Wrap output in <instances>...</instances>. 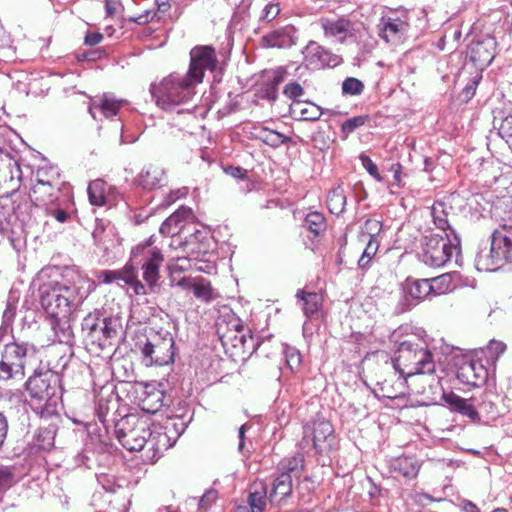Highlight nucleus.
<instances>
[{
	"label": "nucleus",
	"mask_w": 512,
	"mask_h": 512,
	"mask_svg": "<svg viewBox=\"0 0 512 512\" xmlns=\"http://www.w3.org/2000/svg\"><path fill=\"white\" fill-rule=\"evenodd\" d=\"M167 182V177L163 168L157 165L145 166L141 172L134 178V185L144 190H153L162 187Z\"/></svg>",
	"instance_id": "obj_19"
},
{
	"label": "nucleus",
	"mask_w": 512,
	"mask_h": 512,
	"mask_svg": "<svg viewBox=\"0 0 512 512\" xmlns=\"http://www.w3.org/2000/svg\"><path fill=\"white\" fill-rule=\"evenodd\" d=\"M304 63L311 69L336 67L342 62L340 56L320 46L315 41H310L302 51Z\"/></svg>",
	"instance_id": "obj_12"
},
{
	"label": "nucleus",
	"mask_w": 512,
	"mask_h": 512,
	"mask_svg": "<svg viewBox=\"0 0 512 512\" xmlns=\"http://www.w3.org/2000/svg\"><path fill=\"white\" fill-rule=\"evenodd\" d=\"M392 466L395 472L409 479L415 478L420 470V464L418 461L415 458L408 456L397 458L393 462Z\"/></svg>",
	"instance_id": "obj_34"
},
{
	"label": "nucleus",
	"mask_w": 512,
	"mask_h": 512,
	"mask_svg": "<svg viewBox=\"0 0 512 512\" xmlns=\"http://www.w3.org/2000/svg\"><path fill=\"white\" fill-rule=\"evenodd\" d=\"M457 379L469 386L479 387L486 383L487 368L478 360H463L457 369Z\"/></svg>",
	"instance_id": "obj_15"
},
{
	"label": "nucleus",
	"mask_w": 512,
	"mask_h": 512,
	"mask_svg": "<svg viewBox=\"0 0 512 512\" xmlns=\"http://www.w3.org/2000/svg\"><path fill=\"white\" fill-rule=\"evenodd\" d=\"M292 475L290 473H280L272 484L270 500L272 502H281L292 492Z\"/></svg>",
	"instance_id": "obj_28"
},
{
	"label": "nucleus",
	"mask_w": 512,
	"mask_h": 512,
	"mask_svg": "<svg viewBox=\"0 0 512 512\" xmlns=\"http://www.w3.org/2000/svg\"><path fill=\"white\" fill-rule=\"evenodd\" d=\"M501 253L498 251L494 252L492 245L490 248L485 246L479 248V251L475 257V267L478 271L493 272L503 266L501 263Z\"/></svg>",
	"instance_id": "obj_24"
},
{
	"label": "nucleus",
	"mask_w": 512,
	"mask_h": 512,
	"mask_svg": "<svg viewBox=\"0 0 512 512\" xmlns=\"http://www.w3.org/2000/svg\"><path fill=\"white\" fill-rule=\"evenodd\" d=\"M103 40V35L98 32L88 33L85 36V44L89 46H96Z\"/></svg>",
	"instance_id": "obj_64"
},
{
	"label": "nucleus",
	"mask_w": 512,
	"mask_h": 512,
	"mask_svg": "<svg viewBox=\"0 0 512 512\" xmlns=\"http://www.w3.org/2000/svg\"><path fill=\"white\" fill-rule=\"evenodd\" d=\"M311 433L313 446L317 453L323 454L332 449L335 437L332 424L326 419H317L311 428L305 429V436Z\"/></svg>",
	"instance_id": "obj_14"
},
{
	"label": "nucleus",
	"mask_w": 512,
	"mask_h": 512,
	"mask_svg": "<svg viewBox=\"0 0 512 512\" xmlns=\"http://www.w3.org/2000/svg\"><path fill=\"white\" fill-rule=\"evenodd\" d=\"M255 131V137L257 139L273 148H278L283 144L291 142L290 137L266 127L256 128Z\"/></svg>",
	"instance_id": "obj_33"
},
{
	"label": "nucleus",
	"mask_w": 512,
	"mask_h": 512,
	"mask_svg": "<svg viewBox=\"0 0 512 512\" xmlns=\"http://www.w3.org/2000/svg\"><path fill=\"white\" fill-rule=\"evenodd\" d=\"M198 85L188 74L172 73L162 79L158 85L151 86V94L157 106L166 111L177 113L190 112L191 104Z\"/></svg>",
	"instance_id": "obj_3"
},
{
	"label": "nucleus",
	"mask_w": 512,
	"mask_h": 512,
	"mask_svg": "<svg viewBox=\"0 0 512 512\" xmlns=\"http://www.w3.org/2000/svg\"><path fill=\"white\" fill-rule=\"evenodd\" d=\"M378 247H379V244H378L377 239L369 238L367 245L362 253L364 255V258L372 259V257L376 254Z\"/></svg>",
	"instance_id": "obj_60"
},
{
	"label": "nucleus",
	"mask_w": 512,
	"mask_h": 512,
	"mask_svg": "<svg viewBox=\"0 0 512 512\" xmlns=\"http://www.w3.org/2000/svg\"><path fill=\"white\" fill-rule=\"evenodd\" d=\"M224 171L233 178L244 179L247 176V170L240 167L228 166Z\"/></svg>",
	"instance_id": "obj_63"
},
{
	"label": "nucleus",
	"mask_w": 512,
	"mask_h": 512,
	"mask_svg": "<svg viewBox=\"0 0 512 512\" xmlns=\"http://www.w3.org/2000/svg\"><path fill=\"white\" fill-rule=\"evenodd\" d=\"M497 399L498 396L494 392H485L482 396L481 402L478 404V410L494 419L499 414L496 403Z\"/></svg>",
	"instance_id": "obj_42"
},
{
	"label": "nucleus",
	"mask_w": 512,
	"mask_h": 512,
	"mask_svg": "<svg viewBox=\"0 0 512 512\" xmlns=\"http://www.w3.org/2000/svg\"><path fill=\"white\" fill-rule=\"evenodd\" d=\"M304 226L315 236H319L326 230L327 223L322 213L313 211L306 215Z\"/></svg>",
	"instance_id": "obj_41"
},
{
	"label": "nucleus",
	"mask_w": 512,
	"mask_h": 512,
	"mask_svg": "<svg viewBox=\"0 0 512 512\" xmlns=\"http://www.w3.org/2000/svg\"><path fill=\"white\" fill-rule=\"evenodd\" d=\"M217 65L216 51L212 46H195L190 51V64L186 74L200 84L203 81L205 71L214 72Z\"/></svg>",
	"instance_id": "obj_10"
},
{
	"label": "nucleus",
	"mask_w": 512,
	"mask_h": 512,
	"mask_svg": "<svg viewBox=\"0 0 512 512\" xmlns=\"http://www.w3.org/2000/svg\"><path fill=\"white\" fill-rule=\"evenodd\" d=\"M430 286H432V292L435 294L440 295L448 293L454 288L451 274L446 273L432 278L430 280Z\"/></svg>",
	"instance_id": "obj_43"
},
{
	"label": "nucleus",
	"mask_w": 512,
	"mask_h": 512,
	"mask_svg": "<svg viewBox=\"0 0 512 512\" xmlns=\"http://www.w3.org/2000/svg\"><path fill=\"white\" fill-rule=\"evenodd\" d=\"M296 296L302 301V309L307 317L317 313L322 305V296L318 293L299 290Z\"/></svg>",
	"instance_id": "obj_35"
},
{
	"label": "nucleus",
	"mask_w": 512,
	"mask_h": 512,
	"mask_svg": "<svg viewBox=\"0 0 512 512\" xmlns=\"http://www.w3.org/2000/svg\"><path fill=\"white\" fill-rule=\"evenodd\" d=\"M405 293L406 295L419 302L423 300L426 296L432 293V286H430L429 279H420V280H407L405 285Z\"/></svg>",
	"instance_id": "obj_31"
},
{
	"label": "nucleus",
	"mask_w": 512,
	"mask_h": 512,
	"mask_svg": "<svg viewBox=\"0 0 512 512\" xmlns=\"http://www.w3.org/2000/svg\"><path fill=\"white\" fill-rule=\"evenodd\" d=\"M218 493L214 489H209L204 493L199 501V506L203 509H207L217 499Z\"/></svg>",
	"instance_id": "obj_57"
},
{
	"label": "nucleus",
	"mask_w": 512,
	"mask_h": 512,
	"mask_svg": "<svg viewBox=\"0 0 512 512\" xmlns=\"http://www.w3.org/2000/svg\"><path fill=\"white\" fill-rule=\"evenodd\" d=\"M165 394L162 390L152 389L147 391L142 400V408L144 411L154 414L164 406Z\"/></svg>",
	"instance_id": "obj_38"
},
{
	"label": "nucleus",
	"mask_w": 512,
	"mask_h": 512,
	"mask_svg": "<svg viewBox=\"0 0 512 512\" xmlns=\"http://www.w3.org/2000/svg\"><path fill=\"white\" fill-rule=\"evenodd\" d=\"M8 434L7 417L0 412V450L2 449Z\"/></svg>",
	"instance_id": "obj_62"
},
{
	"label": "nucleus",
	"mask_w": 512,
	"mask_h": 512,
	"mask_svg": "<svg viewBox=\"0 0 512 512\" xmlns=\"http://www.w3.org/2000/svg\"><path fill=\"white\" fill-rule=\"evenodd\" d=\"M283 354L285 356L286 364L291 371H296L300 368L302 356L298 349L289 345H284Z\"/></svg>",
	"instance_id": "obj_45"
},
{
	"label": "nucleus",
	"mask_w": 512,
	"mask_h": 512,
	"mask_svg": "<svg viewBox=\"0 0 512 512\" xmlns=\"http://www.w3.org/2000/svg\"><path fill=\"white\" fill-rule=\"evenodd\" d=\"M381 222L374 219H369L365 222V229L368 232L369 238H376V235L381 230Z\"/></svg>",
	"instance_id": "obj_59"
},
{
	"label": "nucleus",
	"mask_w": 512,
	"mask_h": 512,
	"mask_svg": "<svg viewBox=\"0 0 512 512\" xmlns=\"http://www.w3.org/2000/svg\"><path fill=\"white\" fill-rule=\"evenodd\" d=\"M327 205L332 214H341L346 206V195L341 186L332 189L327 196Z\"/></svg>",
	"instance_id": "obj_39"
},
{
	"label": "nucleus",
	"mask_w": 512,
	"mask_h": 512,
	"mask_svg": "<svg viewBox=\"0 0 512 512\" xmlns=\"http://www.w3.org/2000/svg\"><path fill=\"white\" fill-rule=\"evenodd\" d=\"M150 246L151 239L144 244L138 245L133 254L134 257L138 254L143 257V279L149 289L154 291L160 278L159 269L164 261V257L160 249L156 247L151 248Z\"/></svg>",
	"instance_id": "obj_9"
},
{
	"label": "nucleus",
	"mask_w": 512,
	"mask_h": 512,
	"mask_svg": "<svg viewBox=\"0 0 512 512\" xmlns=\"http://www.w3.org/2000/svg\"><path fill=\"white\" fill-rule=\"evenodd\" d=\"M498 134L512 150V112L502 118L498 127Z\"/></svg>",
	"instance_id": "obj_47"
},
{
	"label": "nucleus",
	"mask_w": 512,
	"mask_h": 512,
	"mask_svg": "<svg viewBox=\"0 0 512 512\" xmlns=\"http://www.w3.org/2000/svg\"><path fill=\"white\" fill-rule=\"evenodd\" d=\"M12 482V472L8 467L0 468V490L10 486Z\"/></svg>",
	"instance_id": "obj_61"
},
{
	"label": "nucleus",
	"mask_w": 512,
	"mask_h": 512,
	"mask_svg": "<svg viewBox=\"0 0 512 512\" xmlns=\"http://www.w3.org/2000/svg\"><path fill=\"white\" fill-rule=\"evenodd\" d=\"M82 332L87 345L101 350L111 345L121 329L120 319L117 317H100L98 314H89L82 321Z\"/></svg>",
	"instance_id": "obj_5"
},
{
	"label": "nucleus",
	"mask_w": 512,
	"mask_h": 512,
	"mask_svg": "<svg viewBox=\"0 0 512 512\" xmlns=\"http://www.w3.org/2000/svg\"><path fill=\"white\" fill-rule=\"evenodd\" d=\"M25 377V368L0 360V381L16 383Z\"/></svg>",
	"instance_id": "obj_37"
},
{
	"label": "nucleus",
	"mask_w": 512,
	"mask_h": 512,
	"mask_svg": "<svg viewBox=\"0 0 512 512\" xmlns=\"http://www.w3.org/2000/svg\"><path fill=\"white\" fill-rule=\"evenodd\" d=\"M192 217L193 214L190 208L181 207L161 224L159 231L164 236L180 235Z\"/></svg>",
	"instance_id": "obj_20"
},
{
	"label": "nucleus",
	"mask_w": 512,
	"mask_h": 512,
	"mask_svg": "<svg viewBox=\"0 0 512 512\" xmlns=\"http://www.w3.org/2000/svg\"><path fill=\"white\" fill-rule=\"evenodd\" d=\"M364 83L355 78L347 77L342 82V94L345 96H358L364 91Z\"/></svg>",
	"instance_id": "obj_44"
},
{
	"label": "nucleus",
	"mask_w": 512,
	"mask_h": 512,
	"mask_svg": "<svg viewBox=\"0 0 512 512\" xmlns=\"http://www.w3.org/2000/svg\"><path fill=\"white\" fill-rule=\"evenodd\" d=\"M88 197L92 205H104L106 199V183L101 179L90 182L88 186Z\"/></svg>",
	"instance_id": "obj_40"
},
{
	"label": "nucleus",
	"mask_w": 512,
	"mask_h": 512,
	"mask_svg": "<svg viewBox=\"0 0 512 512\" xmlns=\"http://www.w3.org/2000/svg\"><path fill=\"white\" fill-rule=\"evenodd\" d=\"M506 350V344L502 341L491 340L487 346V353L490 357L497 359Z\"/></svg>",
	"instance_id": "obj_55"
},
{
	"label": "nucleus",
	"mask_w": 512,
	"mask_h": 512,
	"mask_svg": "<svg viewBox=\"0 0 512 512\" xmlns=\"http://www.w3.org/2000/svg\"><path fill=\"white\" fill-rule=\"evenodd\" d=\"M290 113L296 120L316 121L322 116L323 110L310 101H294L290 105Z\"/></svg>",
	"instance_id": "obj_25"
},
{
	"label": "nucleus",
	"mask_w": 512,
	"mask_h": 512,
	"mask_svg": "<svg viewBox=\"0 0 512 512\" xmlns=\"http://www.w3.org/2000/svg\"><path fill=\"white\" fill-rule=\"evenodd\" d=\"M394 368L410 380L413 393L426 394L438 388L439 378L433 376L435 362L428 346L423 341H404L400 343L395 358Z\"/></svg>",
	"instance_id": "obj_2"
},
{
	"label": "nucleus",
	"mask_w": 512,
	"mask_h": 512,
	"mask_svg": "<svg viewBox=\"0 0 512 512\" xmlns=\"http://www.w3.org/2000/svg\"><path fill=\"white\" fill-rule=\"evenodd\" d=\"M442 398L447 406L455 412L467 416L472 420H477L478 410L470 403L469 400L461 398L453 392L443 393Z\"/></svg>",
	"instance_id": "obj_26"
},
{
	"label": "nucleus",
	"mask_w": 512,
	"mask_h": 512,
	"mask_svg": "<svg viewBox=\"0 0 512 512\" xmlns=\"http://www.w3.org/2000/svg\"><path fill=\"white\" fill-rule=\"evenodd\" d=\"M408 26V23L399 17H382L377 25L378 36L387 43H396L407 32Z\"/></svg>",
	"instance_id": "obj_18"
},
{
	"label": "nucleus",
	"mask_w": 512,
	"mask_h": 512,
	"mask_svg": "<svg viewBox=\"0 0 512 512\" xmlns=\"http://www.w3.org/2000/svg\"><path fill=\"white\" fill-rule=\"evenodd\" d=\"M55 433L53 430L45 428L40 429L36 439L35 445L44 451H49L54 446Z\"/></svg>",
	"instance_id": "obj_46"
},
{
	"label": "nucleus",
	"mask_w": 512,
	"mask_h": 512,
	"mask_svg": "<svg viewBox=\"0 0 512 512\" xmlns=\"http://www.w3.org/2000/svg\"><path fill=\"white\" fill-rule=\"evenodd\" d=\"M248 504L252 512H262L266 506L265 491L251 492L248 497Z\"/></svg>",
	"instance_id": "obj_51"
},
{
	"label": "nucleus",
	"mask_w": 512,
	"mask_h": 512,
	"mask_svg": "<svg viewBox=\"0 0 512 512\" xmlns=\"http://www.w3.org/2000/svg\"><path fill=\"white\" fill-rule=\"evenodd\" d=\"M283 472L282 473H290L293 477L298 478L300 476V471L303 468V457L301 455L295 456L291 459H288L285 463L282 464Z\"/></svg>",
	"instance_id": "obj_49"
},
{
	"label": "nucleus",
	"mask_w": 512,
	"mask_h": 512,
	"mask_svg": "<svg viewBox=\"0 0 512 512\" xmlns=\"http://www.w3.org/2000/svg\"><path fill=\"white\" fill-rule=\"evenodd\" d=\"M115 435L128 451H143L150 435V427L135 415H126L115 423Z\"/></svg>",
	"instance_id": "obj_6"
},
{
	"label": "nucleus",
	"mask_w": 512,
	"mask_h": 512,
	"mask_svg": "<svg viewBox=\"0 0 512 512\" xmlns=\"http://www.w3.org/2000/svg\"><path fill=\"white\" fill-rule=\"evenodd\" d=\"M58 377L51 371L39 373L29 377L26 382V389L37 408L48 409L55 403L54 397L57 392Z\"/></svg>",
	"instance_id": "obj_8"
},
{
	"label": "nucleus",
	"mask_w": 512,
	"mask_h": 512,
	"mask_svg": "<svg viewBox=\"0 0 512 512\" xmlns=\"http://www.w3.org/2000/svg\"><path fill=\"white\" fill-rule=\"evenodd\" d=\"M455 257V263L461 266L460 238L456 233L430 234L421 241L419 259L426 266L439 268L445 266Z\"/></svg>",
	"instance_id": "obj_4"
},
{
	"label": "nucleus",
	"mask_w": 512,
	"mask_h": 512,
	"mask_svg": "<svg viewBox=\"0 0 512 512\" xmlns=\"http://www.w3.org/2000/svg\"><path fill=\"white\" fill-rule=\"evenodd\" d=\"M368 121H369L368 115H359V116L349 118L345 122H343V124L341 126V131L347 137L349 134H351L357 128L365 125Z\"/></svg>",
	"instance_id": "obj_48"
},
{
	"label": "nucleus",
	"mask_w": 512,
	"mask_h": 512,
	"mask_svg": "<svg viewBox=\"0 0 512 512\" xmlns=\"http://www.w3.org/2000/svg\"><path fill=\"white\" fill-rule=\"evenodd\" d=\"M45 211L47 216L55 218L59 223H65L70 218L66 210L54 205L47 206Z\"/></svg>",
	"instance_id": "obj_52"
},
{
	"label": "nucleus",
	"mask_w": 512,
	"mask_h": 512,
	"mask_svg": "<svg viewBox=\"0 0 512 512\" xmlns=\"http://www.w3.org/2000/svg\"><path fill=\"white\" fill-rule=\"evenodd\" d=\"M321 27L327 37L336 38L339 42H344L347 37L352 36L354 31L353 23L346 18L328 19L322 18L320 20Z\"/></svg>",
	"instance_id": "obj_22"
},
{
	"label": "nucleus",
	"mask_w": 512,
	"mask_h": 512,
	"mask_svg": "<svg viewBox=\"0 0 512 512\" xmlns=\"http://www.w3.org/2000/svg\"><path fill=\"white\" fill-rule=\"evenodd\" d=\"M167 433H176L175 442L179 438V436L185 431L186 424L180 418H171L168 419L164 425H160Z\"/></svg>",
	"instance_id": "obj_50"
},
{
	"label": "nucleus",
	"mask_w": 512,
	"mask_h": 512,
	"mask_svg": "<svg viewBox=\"0 0 512 512\" xmlns=\"http://www.w3.org/2000/svg\"><path fill=\"white\" fill-rule=\"evenodd\" d=\"M296 30L287 25L271 31L263 36V42L268 47L286 48L295 44Z\"/></svg>",
	"instance_id": "obj_23"
},
{
	"label": "nucleus",
	"mask_w": 512,
	"mask_h": 512,
	"mask_svg": "<svg viewBox=\"0 0 512 512\" xmlns=\"http://www.w3.org/2000/svg\"><path fill=\"white\" fill-rule=\"evenodd\" d=\"M176 433H167L160 425H154L150 428V435H148L145 454L143 459L149 463H155L162 456V454L172 447L175 442Z\"/></svg>",
	"instance_id": "obj_11"
},
{
	"label": "nucleus",
	"mask_w": 512,
	"mask_h": 512,
	"mask_svg": "<svg viewBox=\"0 0 512 512\" xmlns=\"http://www.w3.org/2000/svg\"><path fill=\"white\" fill-rule=\"evenodd\" d=\"M16 316V305L10 301L7 302L6 309L3 312V325L8 327Z\"/></svg>",
	"instance_id": "obj_58"
},
{
	"label": "nucleus",
	"mask_w": 512,
	"mask_h": 512,
	"mask_svg": "<svg viewBox=\"0 0 512 512\" xmlns=\"http://www.w3.org/2000/svg\"><path fill=\"white\" fill-rule=\"evenodd\" d=\"M408 379L409 378L406 375H400L395 381L386 379L383 382L378 383L382 396L388 399H397L404 396L406 394V384Z\"/></svg>",
	"instance_id": "obj_29"
},
{
	"label": "nucleus",
	"mask_w": 512,
	"mask_h": 512,
	"mask_svg": "<svg viewBox=\"0 0 512 512\" xmlns=\"http://www.w3.org/2000/svg\"><path fill=\"white\" fill-rule=\"evenodd\" d=\"M283 93L294 101H299L298 97L304 94L302 86L297 82H290L284 87Z\"/></svg>",
	"instance_id": "obj_53"
},
{
	"label": "nucleus",
	"mask_w": 512,
	"mask_h": 512,
	"mask_svg": "<svg viewBox=\"0 0 512 512\" xmlns=\"http://www.w3.org/2000/svg\"><path fill=\"white\" fill-rule=\"evenodd\" d=\"M37 280L40 304L49 317H70L88 296L86 280L72 267H44Z\"/></svg>",
	"instance_id": "obj_1"
},
{
	"label": "nucleus",
	"mask_w": 512,
	"mask_h": 512,
	"mask_svg": "<svg viewBox=\"0 0 512 512\" xmlns=\"http://www.w3.org/2000/svg\"><path fill=\"white\" fill-rule=\"evenodd\" d=\"M451 209V206H447L446 203L436 201L431 207V216L433 223L438 229L443 230L444 234L449 233L453 235L455 231L450 227L448 220L449 210Z\"/></svg>",
	"instance_id": "obj_30"
},
{
	"label": "nucleus",
	"mask_w": 512,
	"mask_h": 512,
	"mask_svg": "<svg viewBox=\"0 0 512 512\" xmlns=\"http://www.w3.org/2000/svg\"><path fill=\"white\" fill-rule=\"evenodd\" d=\"M126 103L123 99H116L115 97L104 94L101 97L91 101L89 106V113L97 120L98 115H103L106 118L117 115L119 109Z\"/></svg>",
	"instance_id": "obj_21"
},
{
	"label": "nucleus",
	"mask_w": 512,
	"mask_h": 512,
	"mask_svg": "<svg viewBox=\"0 0 512 512\" xmlns=\"http://www.w3.org/2000/svg\"><path fill=\"white\" fill-rule=\"evenodd\" d=\"M117 274H120L116 280L119 286H129L135 295L147 294L146 287L138 279L137 271L132 265L127 264L123 269L117 270Z\"/></svg>",
	"instance_id": "obj_27"
},
{
	"label": "nucleus",
	"mask_w": 512,
	"mask_h": 512,
	"mask_svg": "<svg viewBox=\"0 0 512 512\" xmlns=\"http://www.w3.org/2000/svg\"><path fill=\"white\" fill-rule=\"evenodd\" d=\"M491 245L494 252L501 253V263H512V222H505L491 235Z\"/></svg>",
	"instance_id": "obj_16"
},
{
	"label": "nucleus",
	"mask_w": 512,
	"mask_h": 512,
	"mask_svg": "<svg viewBox=\"0 0 512 512\" xmlns=\"http://www.w3.org/2000/svg\"><path fill=\"white\" fill-rule=\"evenodd\" d=\"M279 12L280 8L277 4L269 3L264 7L261 19L270 22L277 17Z\"/></svg>",
	"instance_id": "obj_56"
},
{
	"label": "nucleus",
	"mask_w": 512,
	"mask_h": 512,
	"mask_svg": "<svg viewBox=\"0 0 512 512\" xmlns=\"http://www.w3.org/2000/svg\"><path fill=\"white\" fill-rule=\"evenodd\" d=\"M360 160L363 167L367 170V172L375 178L377 181H382V177L378 172L377 165L368 157L367 155L361 154Z\"/></svg>",
	"instance_id": "obj_54"
},
{
	"label": "nucleus",
	"mask_w": 512,
	"mask_h": 512,
	"mask_svg": "<svg viewBox=\"0 0 512 512\" xmlns=\"http://www.w3.org/2000/svg\"><path fill=\"white\" fill-rule=\"evenodd\" d=\"M51 326L55 339L59 343H70L73 338L69 317H51Z\"/></svg>",
	"instance_id": "obj_32"
},
{
	"label": "nucleus",
	"mask_w": 512,
	"mask_h": 512,
	"mask_svg": "<svg viewBox=\"0 0 512 512\" xmlns=\"http://www.w3.org/2000/svg\"><path fill=\"white\" fill-rule=\"evenodd\" d=\"M192 291L197 299L206 303L216 299L219 296L218 293L211 286L210 281L204 278L194 279Z\"/></svg>",
	"instance_id": "obj_36"
},
{
	"label": "nucleus",
	"mask_w": 512,
	"mask_h": 512,
	"mask_svg": "<svg viewBox=\"0 0 512 512\" xmlns=\"http://www.w3.org/2000/svg\"><path fill=\"white\" fill-rule=\"evenodd\" d=\"M497 42L492 36H485L481 40L470 44L468 58L480 70L488 67L495 57Z\"/></svg>",
	"instance_id": "obj_13"
},
{
	"label": "nucleus",
	"mask_w": 512,
	"mask_h": 512,
	"mask_svg": "<svg viewBox=\"0 0 512 512\" xmlns=\"http://www.w3.org/2000/svg\"><path fill=\"white\" fill-rule=\"evenodd\" d=\"M36 354V348L29 343H8L4 346L0 360L25 368L28 360Z\"/></svg>",
	"instance_id": "obj_17"
},
{
	"label": "nucleus",
	"mask_w": 512,
	"mask_h": 512,
	"mask_svg": "<svg viewBox=\"0 0 512 512\" xmlns=\"http://www.w3.org/2000/svg\"><path fill=\"white\" fill-rule=\"evenodd\" d=\"M140 350L145 366H163L174 361V339L169 332L152 334Z\"/></svg>",
	"instance_id": "obj_7"
}]
</instances>
